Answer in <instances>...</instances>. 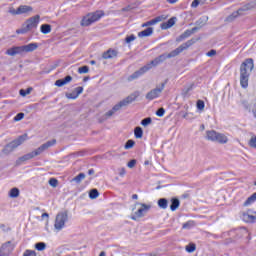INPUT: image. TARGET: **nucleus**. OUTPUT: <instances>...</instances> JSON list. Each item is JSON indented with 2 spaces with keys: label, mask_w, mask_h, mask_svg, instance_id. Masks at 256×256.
<instances>
[{
  "label": "nucleus",
  "mask_w": 256,
  "mask_h": 256,
  "mask_svg": "<svg viewBox=\"0 0 256 256\" xmlns=\"http://www.w3.org/2000/svg\"><path fill=\"white\" fill-rule=\"evenodd\" d=\"M45 217H47V219H49V214L48 213H43L42 214V219H45Z\"/></svg>",
  "instance_id": "obj_58"
},
{
  "label": "nucleus",
  "mask_w": 256,
  "mask_h": 256,
  "mask_svg": "<svg viewBox=\"0 0 256 256\" xmlns=\"http://www.w3.org/2000/svg\"><path fill=\"white\" fill-rule=\"evenodd\" d=\"M27 139H28L27 134H23V135L19 136L17 139L10 142L9 144H7L4 147L3 154L9 155V153H13V151H15V149H17V147H19L20 145H23V143H25V141H27Z\"/></svg>",
  "instance_id": "obj_7"
},
{
  "label": "nucleus",
  "mask_w": 256,
  "mask_h": 256,
  "mask_svg": "<svg viewBox=\"0 0 256 256\" xmlns=\"http://www.w3.org/2000/svg\"><path fill=\"white\" fill-rule=\"evenodd\" d=\"M201 127H202V129H205V125H202Z\"/></svg>",
  "instance_id": "obj_63"
},
{
  "label": "nucleus",
  "mask_w": 256,
  "mask_h": 256,
  "mask_svg": "<svg viewBox=\"0 0 256 256\" xmlns=\"http://www.w3.org/2000/svg\"><path fill=\"white\" fill-rule=\"evenodd\" d=\"M244 11H249V7L245 6L244 8H239L237 11L232 12L229 16L225 18V23H233L235 19L243 15Z\"/></svg>",
  "instance_id": "obj_11"
},
{
  "label": "nucleus",
  "mask_w": 256,
  "mask_h": 256,
  "mask_svg": "<svg viewBox=\"0 0 256 256\" xmlns=\"http://www.w3.org/2000/svg\"><path fill=\"white\" fill-rule=\"evenodd\" d=\"M89 197L91 199H97V197H99V190L98 189H92L89 192Z\"/></svg>",
  "instance_id": "obj_35"
},
{
  "label": "nucleus",
  "mask_w": 256,
  "mask_h": 256,
  "mask_svg": "<svg viewBox=\"0 0 256 256\" xmlns=\"http://www.w3.org/2000/svg\"><path fill=\"white\" fill-rule=\"evenodd\" d=\"M191 45H195V39L188 40L187 42L183 43L169 54H161L160 56L152 60L150 63L146 64L138 71L130 75L128 81H133V79H139L141 75H145V73H147V71H149L150 69H153V67H157V65H160V63H163V61H166L167 59H173V57H177V55L183 53V51H186V49H189Z\"/></svg>",
  "instance_id": "obj_1"
},
{
  "label": "nucleus",
  "mask_w": 256,
  "mask_h": 256,
  "mask_svg": "<svg viewBox=\"0 0 256 256\" xmlns=\"http://www.w3.org/2000/svg\"><path fill=\"white\" fill-rule=\"evenodd\" d=\"M183 118L186 119L187 118V113L183 115Z\"/></svg>",
  "instance_id": "obj_62"
},
{
  "label": "nucleus",
  "mask_w": 256,
  "mask_h": 256,
  "mask_svg": "<svg viewBox=\"0 0 256 256\" xmlns=\"http://www.w3.org/2000/svg\"><path fill=\"white\" fill-rule=\"evenodd\" d=\"M214 143H220V145H225L229 143V138L223 133L216 132Z\"/></svg>",
  "instance_id": "obj_16"
},
{
  "label": "nucleus",
  "mask_w": 256,
  "mask_h": 256,
  "mask_svg": "<svg viewBox=\"0 0 256 256\" xmlns=\"http://www.w3.org/2000/svg\"><path fill=\"white\" fill-rule=\"evenodd\" d=\"M197 109L199 111H204V109H205V102L203 100H198L197 101Z\"/></svg>",
  "instance_id": "obj_41"
},
{
  "label": "nucleus",
  "mask_w": 256,
  "mask_h": 256,
  "mask_svg": "<svg viewBox=\"0 0 256 256\" xmlns=\"http://www.w3.org/2000/svg\"><path fill=\"white\" fill-rule=\"evenodd\" d=\"M207 21H209V17H203V18L198 19L195 22V25H197L201 29V27H205V25H207Z\"/></svg>",
  "instance_id": "obj_30"
},
{
  "label": "nucleus",
  "mask_w": 256,
  "mask_h": 256,
  "mask_svg": "<svg viewBox=\"0 0 256 256\" xmlns=\"http://www.w3.org/2000/svg\"><path fill=\"white\" fill-rule=\"evenodd\" d=\"M39 47V44L37 43H30L23 46H14L12 48H9L6 51V54L10 57H15V55H23L24 53H32V51L37 50Z\"/></svg>",
  "instance_id": "obj_4"
},
{
  "label": "nucleus",
  "mask_w": 256,
  "mask_h": 256,
  "mask_svg": "<svg viewBox=\"0 0 256 256\" xmlns=\"http://www.w3.org/2000/svg\"><path fill=\"white\" fill-rule=\"evenodd\" d=\"M8 13L10 15H29L33 13V7L30 5H20L17 9L10 7Z\"/></svg>",
  "instance_id": "obj_9"
},
{
  "label": "nucleus",
  "mask_w": 256,
  "mask_h": 256,
  "mask_svg": "<svg viewBox=\"0 0 256 256\" xmlns=\"http://www.w3.org/2000/svg\"><path fill=\"white\" fill-rule=\"evenodd\" d=\"M40 31H41V33H43V35H49V33L51 32V25L50 24H42L40 27Z\"/></svg>",
  "instance_id": "obj_29"
},
{
  "label": "nucleus",
  "mask_w": 256,
  "mask_h": 256,
  "mask_svg": "<svg viewBox=\"0 0 256 256\" xmlns=\"http://www.w3.org/2000/svg\"><path fill=\"white\" fill-rule=\"evenodd\" d=\"M134 135L136 137V139H142L143 138V128L141 127H136L134 129Z\"/></svg>",
  "instance_id": "obj_32"
},
{
  "label": "nucleus",
  "mask_w": 256,
  "mask_h": 256,
  "mask_svg": "<svg viewBox=\"0 0 256 256\" xmlns=\"http://www.w3.org/2000/svg\"><path fill=\"white\" fill-rule=\"evenodd\" d=\"M88 175H95V170L93 169L88 170Z\"/></svg>",
  "instance_id": "obj_55"
},
{
  "label": "nucleus",
  "mask_w": 256,
  "mask_h": 256,
  "mask_svg": "<svg viewBox=\"0 0 256 256\" xmlns=\"http://www.w3.org/2000/svg\"><path fill=\"white\" fill-rule=\"evenodd\" d=\"M67 221H69V215L67 214V212L58 213L56 215V219L54 223V227L56 231H61V229L65 227V223H67Z\"/></svg>",
  "instance_id": "obj_10"
},
{
  "label": "nucleus",
  "mask_w": 256,
  "mask_h": 256,
  "mask_svg": "<svg viewBox=\"0 0 256 256\" xmlns=\"http://www.w3.org/2000/svg\"><path fill=\"white\" fill-rule=\"evenodd\" d=\"M193 225H194L193 221L186 222L183 224V229H191Z\"/></svg>",
  "instance_id": "obj_48"
},
{
  "label": "nucleus",
  "mask_w": 256,
  "mask_h": 256,
  "mask_svg": "<svg viewBox=\"0 0 256 256\" xmlns=\"http://www.w3.org/2000/svg\"><path fill=\"white\" fill-rule=\"evenodd\" d=\"M138 197L137 194L132 195V199H138Z\"/></svg>",
  "instance_id": "obj_59"
},
{
  "label": "nucleus",
  "mask_w": 256,
  "mask_h": 256,
  "mask_svg": "<svg viewBox=\"0 0 256 256\" xmlns=\"http://www.w3.org/2000/svg\"><path fill=\"white\" fill-rule=\"evenodd\" d=\"M83 179H85V173H80L79 175L75 176L72 181H74L75 183L79 184L81 183V181H83Z\"/></svg>",
  "instance_id": "obj_34"
},
{
  "label": "nucleus",
  "mask_w": 256,
  "mask_h": 256,
  "mask_svg": "<svg viewBox=\"0 0 256 256\" xmlns=\"http://www.w3.org/2000/svg\"><path fill=\"white\" fill-rule=\"evenodd\" d=\"M122 11H131V6H127V7L123 8Z\"/></svg>",
  "instance_id": "obj_57"
},
{
  "label": "nucleus",
  "mask_w": 256,
  "mask_h": 256,
  "mask_svg": "<svg viewBox=\"0 0 256 256\" xmlns=\"http://www.w3.org/2000/svg\"><path fill=\"white\" fill-rule=\"evenodd\" d=\"M81 93H83V87H76L73 92L66 93V97L68 99H77Z\"/></svg>",
  "instance_id": "obj_18"
},
{
  "label": "nucleus",
  "mask_w": 256,
  "mask_h": 256,
  "mask_svg": "<svg viewBox=\"0 0 256 256\" xmlns=\"http://www.w3.org/2000/svg\"><path fill=\"white\" fill-rule=\"evenodd\" d=\"M40 21H41V16L39 15L32 16L24 22L21 29L16 30V33L18 35H24L25 33H29V31L33 29H37Z\"/></svg>",
  "instance_id": "obj_5"
},
{
  "label": "nucleus",
  "mask_w": 256,
  "mask_h": 256,
  "mask_svg": "<svg viewBox=\"0 0 256 256\" xmlns=\"http://www.w3.org/2000/svg\"><path fill=\"white\" fill-rule=\"evenodd\" d=\"M253 69H255V63L252 58L244 60L240 65V85L242 89L249 87V77H251Z\"/></svg>",
  "instance_id": "obj_2"
},
{
  "label": "nucleus",
  "mask_w": 256,
  "mask_h": 256,
  "mask_svg": "<svg viewBox=\"0 0 256 256\" xmlns=\"http://www.w3.org/2000/svg\"><path fill=\"white\" fill-rule=\"evenodd\" d=\"M170 201H171L170 210L177 211L179 209V206L181 205V202L179 201V199L172 198Z\"/></svg>",
  "instance_id": "obj_24"
},
{
  "label": "nucleus",
  "mask_w": 256,
  "mask_h": 256,
  "mask_svg": "<svg viewBox=\"0 0 256 256\" xmlns=\"http://www.w3.org/2000/svg\"><path fill=\"white\" fill-rule=\"evenodd\" d=\"M127 173V171L125 170V168H121L120 170H119V175H120V177H125V174Z\"/></svg>",
  "instance_id": "obj_53"
},
{
  "label": "nucleus",
  "mask_w": 256,
  "mask_h": 256,
  "mask_svg": "<svg viewBox=\"0 0 256 256\" xmlns=\"http://www.w3.org/2000/svg\"><path fill=\"white\" fill-rule=\"evenodd\" d=\"M145 165H149V162L146 161V162H145Z\"/></svg>",
  "instance_id": "obj_64"
},
{
  "label": "nucleus",
  "mask_w": 256,
  "mask_h": 256,
  "mask_svg": "<svg viewBox=\"0 0 256 256\" xmlns=\"http://www.w3.org/2000/svg\"><path fill=\"white\" fill-rule=\"evenodd\" d=\"M175 23H177V18L172 17L167 22H163L161 24V29H163V30L171 29V27H173V25H175Z\"/></svg>",
  "instance_id": "obj_19"
},
{
  "label": "nucleus",
  "mask_w": 256,
  "mask_h": 256,
  "mask_svg": "<svg viewBox=\"0 0 256 256\" xmlns=\"http://www.w3.org/2000/svg\"><path fill=\"white\" fill-rule=\"evenodd\" d=\"M151 35H153V28L151 27H148L147 29L138 33V37H140V39H143V37H151Z\"/></svg>",
  "instance_id": "obj_23"
},
{
  "label": "nucleus",
  "mask_w": 256,
  "mask_h": 256,
  "mask_svg": "<svg viewBox=\"0 0 256 256\" xmlns=\"http://www.w3.org/2000/svg\"><path fill=\"white\" fill-rule=\"evenodd\" d=\"M46 248L47 244H45L44 242H38L35 244V249H37V251H45Z\"/></svg>",
  "instance_id": "obj_33"
},
{
  "label": "nucleus",
  "mask_w": 256,
  "mask_h": 256,
  "mask_svg": "<svg viewBox=\"0 0 256 256\" xmlns=\"http://www.w3.org/2000/svg\"><path fill=\"white\" fill-rule=\"evenodd\" d=\"M151 209V205L143 204V203H136L135 206L132 208V221H137V219H141V217H145V213Z\"/></svg>",
  "instance_id": "obj_6"
},
{
  "label": "nucleus",
  "mask_w": 256,
  "mask_h": 256,
  "mask_svg": "<svg viewBox=\"0 0 256 256\" xmlns=\"http://www.w3.org/2000/svg\"><path fill=\"white\" fill-rule=\"evenodd\" d=\"M191 34V30H186L184 33H182L180 36L176 38L177 43H181V41H185V39H189V36Z\"/></svg>",
  "instance_id": "obj_25"
},
{
  "label": "nucleus",
  "mask_w": 256,
  "mask_h": 256,
  "mask_svg": "<svg viewBox=\"0 0 256 256\" xmlns=\"http://www.w3.org/2000/svg\"><path fill=\"white\" fill-rule=\"evenodd\" d=\"M15 249V246H13V243L11 241H8L0 247V256H9L11 255V252Z\"/></svg>",
  "instance_id": "obj_14"
},
{
  "label": "nucleus",
  "mask_w": 256,
  "mask_h": 256,
  "mask_svg": "<svg viewBox=\"0 0 256 256\" xmlns=\"http://www.w3.org/2000/svg\"><path fill=\"white\" fill-rule=\"evenodd\" d=\"M195 249H196V246L193 243L186 246L187 253H193L195 251Z\"/></svg>",
  "instance_id": "obj_42"
},
{
  "label": "nucleus",
  "mask_w": 256,
  "mask_h": 256,
  "mask_svg": "<svg viewBox=\"0 0 256 256\" xmlns=\"http://www.w3.org/2000/svg\"><path fill=\"white\" fill-rule=\"evenodd\" d=\"M19 188H12L10 191H9V197L11 199H17V197H19Z\"/></svg>",
  "instance_id": "obj_31"
},
{
  "label": "nucleus",
  "mask_w": 256,
  "mask_h": 256,
  "mask_svg": "<svg viewBox=\"0 0 256 256\" xmlns=\"http://www.w3.org/2000/svg\"><path fill=\"white\" fill-rule=\"evenodd\" d=\"M206 55L207 57H215V55H217V51L212 49L209 52H207Z\"/></svg>",
  "instance_id": "obj_52"
},
{
  "label": "nucleus",
  "mask_w": 256,
  "mask_h": 256,
  "mask_svg": "<svg viewBox=\"0 0 256 256\" xmlns=\"http://www.w3.org/2000/svg\"><path fill=\"white\" fill-rule=\"evenodd\" d=\"M23 117H25L24 113H18L15 117H14V121H21L23 119Z\"/></svg>",
  "instance_id": "obj_50"
},
{
  "label": "nucleus",
  "mask_w": 256,
  "mask_h": 256,
  "mask_svg": "<svg viewBox=\"0 0 256 256\" xmlns=\"http://www.w3.org/2000/svg\"><path fill=\"white\" fill-rule=\"evenodd\" d=\"M249 147H252V149H256V136L253 135L251 136L249 142H248Z\"/></svg>",
  "instance_id": "obj_37"
},
{
  "label": "nucleus",
  "mask_w": 256,
  "mask_h": 256,
  "mask_svg": "<svg viewBox=\"0 0 256 256\" xmlns=\"http://www.w3.org/2000/svg\"><path fill=\"white\" fill-rule=\"evenodd\" d=\"M255 201H256V192L247 198V200L243 203V207H249L250 205H253Z\"/></svg>",
  "instance_id": "obj_27"
},
{
  "label": "nucleus",
  "mask_w": 256,
  "mask_h": 256,
  "mask_svg": "<svg viewBox=\"0 0 256 256\" xmlns=\"http://www.w3.org/2000/svg\"><path fill=\"white\" fill-rule=\"evenodd\" d=\"M56 144H57V140H55V139L47 141L46 143H44L40 147H38L36 150L21 156L16 161L17 165H21V163H25V161H30V159H34V157H39V155H41V153H44V151H47V149H50V147H53Z\"/></svg>",
  "instance_id": "obj_3"
},
{
  "label": "nucleus",
  "mask_w": 256,
  "mask_h": 256,
  "mask_svg": "<svg viewBox=\"0 0 256 256\" xmlns=\"http://www.w3.org/2000/svg\"><path fill=\"white\" fill-rule=\"evenodd\" d=\"M137 39V37H135V35H130V36H127L126 38H125V42L126 43H132V41H135Z\"/></svg>",
  "instance_id": "obj_46"
},
{
  "label": "nucleus",
  "mask_w": 256,
  "mask_h": 256,
  "mask_svg": "<svg viewBox=\"0 0 256 256\" xmlns=\"http://www.w3.org/2000/svg\"><path fill=\"white\" fill-rule=\"evenodd\" d=\"M95 63H96L95 60L90 61V65H95Z\"/></svg>",
  "instance_id": "obj_61"
},
{
  "label": "nucleus",
  "mask_w": 256,
  "mask_h": 256,
  "mask_svg": "<svg viewBox=\"0 0 256 256\" xmlns=\"http://www.w3.org/2000/svg\"><path fill=\"white\" fill-rule=\"evenodd\" d=\"M105 13L103 11L99 10L94 13H89L88 15L84 16L82 21H81V26L82 27H89V25H93V23L99 21L101 17H103Z\"/></svg>",
  "instance_id": "obj_8"
},
{
  "label": "nucleus",
  "mask_w": 256,
  "mask_h": 256,
  "mask_svg": "<svg viewBox=\"0 0 256 256\" xmlns=\"http://www.w3.org/2000/svg\"><path fill=\"white\" fill-rule=\"evenodd\" d=\"M163 89H165V83H162L160 88H154L150 92H148L146 94V99H148V101H153V99H157V97H159V95L163 93Z\"/></svg>",
  "instance_id": "obj_13"
},
{
  "label": "nucleus",
  "mask_w": 256,
  "mask_h": 256,
  "mask_svg": "<svg viewBox=\"0 0 256 256\" xmlns=\"http://www.w3.org/2000/svg\"><path fill=\"white\" fill-rule=\"evenodd\" d=\"M31 91H33V88H28L27 90L20 89L19 95H21V97H27V95H29L31 93Z\"/></svg>",
  "instance_id": "obj_36"
},
{
  "label": "nucleus",
  "mask_w": 256,
  "mask_h": 256,
  "mask_svg": "<svg viewBox=\"0 0 256 256\" xmlns=\"http://www.w3.org/2000/svg\"><path fill=\"white\" fill-rule=\"evenodd\" d=\"M194 87V84H190L182 93L183 97H187V94L189 93V91H192Z\"/></svg>",
  "instance_id": "obj_43"
},
{
  "label": "nucleus",
  "mask_w": 256,
  "mask_h": 256,
  "mask_svg": "<svg viewBox=\"0 0 256 256\" xmlns=\"http://www.w3.org/2000/svg\"><path fill=\"white\" fill-rule=\"evenodd\" d=\"M135 165H137V160L133 159L130 162H128L127 167H129V169H133Z\"/></svg>",
  "instance_id": "obj_49"
},
{
  "label": "nucleus",
  "mask_w": 256,
  "mask_h": 256,
  "mask_svg": "<svg viewBox=\"0 0 256 256\" xmlns=\"http://www.w3.org/2000/svg\"><path fill=\"white\" fill-rule=\"evenodd\" d=\"M152 121H153V120L151 119V117L145 118V119H143V120L141 121V125H142L143 127H147V126L151 125Z\"/></svg>",
  "instance_id": "obj_38"
},
{
  "label": "nucleus",
  "mask_w": 256,
  "mask_h": 256,
  "mask_svg": "<svg viewBox=\"0 0 256 256\" xmlns=\"http://www.w3.org/2000/svg\"><path fill=\"white\" fill-rule=\"evenodd\" d=\"M106 254H105V251H102L100 254H99V256H105Z\"/></svg>",
  "instance_id": "obj_60"
},
{
  "label": "nucleus",
  "mask_w": 256,
  "mask_h": 256,
  "mask_svg": "<svg viewBox=\"0 0 256 256\" xmlns=\"http://www.w3.org/2000/svg\"><path fill=\"white\" fill-rule=\"evenodd\" d=\"M216 135H217V131H215V130H207L206 131V139H207V141H212L214 143Z\"/></svg>",
  "instance_id": "obj_26"
},
{
  "label": "nucleus",
  "mask_w": 256,
  "mask_h": 256,
  "mask_svg": "<svg viewBox=\"0 0 256 256\" xmlns=\"http://www.w3.org/2000/svg\"><path fill=\"white\" fill-rule=\"evenodd\" d=\"M242 219L245 223H255L256 222V212L248 210L242 214Z\"/></svg>",
  "instance_id": "obj_15"
},
{
  "label": "nucleus",
  "mask_w": 256,
  "mask_h": 256,
  "mask_svg": "<svg viewBox=\"0 0 256 256\" xmlns=\"http://www.w3.org/2000/svg\"><path fill=\"white\" fill-rule=\"evenodd\" d=\"M23 256H37V253L34 250H26Z\"/></svg>",
  "instance_id": "obj_45"
},
{
  "label": "nucleus",
  "mask_w": 256,
  "mask_h": 256,
  "mask_svg": "<svg viewBox=\"0 0 256 256\" xmlns=\"http://www.w3.org/2000/svg\"><path fill=\"white\" fill-rule=\"evenodd\" d=\"M49 185H50L51 187H57V185H59V181H58L57 179H55V178H51V179L49 180Z\"/></svg>",
  "instance_id": "obj_44"
},
{
  "label": "nucleus",
  "mask_w": 256,
  "mask_h": 256,
  "mask_svg": "<svg viewBox=\"0 0 256 256\" xmlns=\"http://www.w3.org/2000/svg\"><path fill=\"white\" fill-rule=\"evenodd\" d=\"M121 109H123V107L118 102V104L114 105L111 110L104 114V119H109V117H113L114 113H117V111H121Z\"/></svg>",
  "instance_id": "obj_17"
},
{
  "label": "nucleus",
  "mask_w": 256,
  "mask_h": 256,
  "mask_svg": "<svg viewBox=\"0 0 256 256\" xmlns=\"http://www.w3.org/2000/svg\"><path fill=\"white\" fill-rule=\"evenodd\" d=\"M156 115H157V117H163V115H165V108H159L156 111Z\"/></svg>",
  "instance_id": "obj_47"
},
{
  "label": "nucleus",
  "mask_w": 256,
  "mask_h": 256,
  "mask_svg": "<svg viewBox=\"0 0 256 256\" xmlns=\"http://www.w3.org/2000/svg\"><path fill=\"white\" fill-rule=\"evenodd\" d=\"M165 17L163 16H158L144 24H142V27H150V25H157V23H161V21H164Z\"/></svg>",
  "instance_id": "obj_21"
},
{
  "label": "nucleus",
  "mask_w": 256,
  "mask_h": 256,
  "mask_svg": "<svg viewBox=\"0 0 256 256\" xmlns=\"http://www.w3.org/2000/svg\"><path fill=\"white\" fill-rule=\"evenodd\" d=\"M168 206L169 201L167 200V198H160L158 200V207H160V209H167Z\"/></svg>",
  "instance_id": "obj_28"
},
{
  "label": "nucleus",
  "mask_w": 256,
  "mask_h": 256,
  "mask_svg": "<svg viewBox=\"0 0 256 256\" xmlns=\"http://www.w3.org/2000/svg\"><path fill=\"white\" fill-rule=\"evenodd\" d=\"M201 3V0H194L191 4V7L193 9H196V7H199V4Z\"/></svg>",
  "instance_id": "obj_51"
},
{
  "label": "nucleus",
  "mask_w": 256,
  "mask_h": 256,
  "mask_svg": "<svg viewBox=\"0 0 256 256\" xmlns=\"http://www.w3.org/2000/svg\"><path fill=\"white\" fill-rule=\"evenodd\" d=\"M73 81V77L66 76L64 79L56 80L55 85L56 87H64V85H67Z\"/></svg>",
  "instance_id": "obj_20"
},
{
  "label": "nucleus",
  "mask_w": 256,
  "mask_h": 256,
  "mask_svg": "<svg viewBox=\"0 0 256 256\" xmlns=\"http://www.w3.org/2000/svg\"><path fill=\"white\" fill-rule=\"evenodd\" d=\"M139 95H141V93L139 91H135L125 99L121 100L119 102L120 106L127 107L128 105H131V103H133L134 101H137V98L139 97Z\"/></svg>",
  "instance_id": "obj_12"
},
{
  "label": "nucleus",
  "mask_w": 256,
  "mask_h": 256,
  "mask_svg": "<svg viewBox=\"0 0 256 256\" xmlns=\"http://www.w3.org/2000/svg\"><path fill=\"white\" fill-rule=\"evenodd\" d=\"M78 73H80V75L89 73V66H82V67L78 68Z\"/></svg>",
  "instance_id": "obj_40"
},
{
  "label": "nucleus",
  "mask_w": 256,
  "mask_h": 256,
  "mask_svg": "<svg viewBox=\"0 0 256 256\" xmlns=\"http://www.w3.org/2000/svg\"><path fill=\"white\" fill-rule=\"evenodd\" d=\"M102 57L103 59H115V57H117V51L109 49L108 51L103 53Z\"/></svg>",
  "instance_id": "obj_22"
},
{
  "label": "nucleus",
  "mask_w": 256,
  "mask_h": 256,
  "mask_svg": "<svg viewBox=\"0 0 256 256\" xmlns=\"http://www.w3.org/2000/svg\"><path fill=\"white\" fill-rule=\"evenodd\" d=\"M178 0H167L168 3H170L171 5H174V3H177Z\"/></svg>",
  "instance_id": "obj_56"
},
{
  "label": "nucleus",
  "mask_w": 256,
  "mask_h": 256,
  "mask_svg": "<svg viewBox=\"0 0 256 256\" xmlns=\"http://www.w3.org/2000/svg\"><path fill=\"white\" fill-rule=\"evenodd\" d=\"M135 147V141L128 140L124 146V149H133Z\"/></svg>",
  "instance_id": "obj_39"
},
{
  "label": "nucleus",
  "mask_w": 256,
  "mask_h": 256,
  "mask_svg": "<svg viewBox=\"0 0 256 256\" xmlns=\"http://www.w3.org/2000/svg\"><path fill=\"white\" fill-rule=\"evenodd\" d=\"M199 29H201V27H194L190 30L191 34L193 35V33H197V31H199Z\"/></svg>",
  "instance_id": "obj_54"
}]
</instances>
